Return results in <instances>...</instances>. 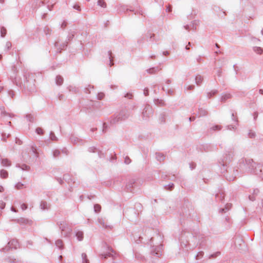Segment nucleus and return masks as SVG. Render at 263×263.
I'll use <instances>...</instances> for the list:
<instances>
[{"mask_svg": "<svg viewBox=\"0 0 263 263\" xmlns=\"http://www.w3.org/2000/svg\"><path fill=\"white\" fill-rule=\"evenodd\" d=\"M25 87L30 92H34L35 91V86L33 83V81L29 82V81H27L25 84Z\"/></svg>", "mask_w": 263, "mask_h": 263, "instance_id": "obj_8", "label": "nucleus"}, {"mask_svg": "<svg viewBox=\"0 0 263 263\" xmlns=\"http://www.w3.org/2000/svg\"><path fill=\"white\" fill-rule=\"evenodd\" d=\"M98 5L103 8H105L106 7V4L104 0H99L98 1Z\"/></svg>", "mask_w": 263, "mask_h": 263, "instance_id": "obj_38", "label": "nucleus"}, {"mask_svg": "<svg viewBox=\"0 0 263 263\" xmlns=\"http://www.w3.org/2000/svg\"><path fill=\"white\" fill-rule=\"evenodd\" d=\"M207 114H208V111L205 109H203L202 108H200L199 109V110L198 112L199 117L205 116L207 115Z\"/></svg>", "mask_w": 263, "mask_h": 263, "instance_id": "obj_20", "label": "nucleus"}, {"mask_svg": "<svg viewBox=\"0 0 263 263\" xmlns=\"http://www.w3.org/2000/svg\"><path fill=\"white\" fill-rule=\"evenodd\" d=\"M15 143L18 145H21L22 144V141L17 138H16V140H15Z\"/></svg>", "mask_w": 263, "mask_h": 263, "instance_id": "obj_64", "label": "nucleus"}, {"mask_svg": "<svg viewBox=\"0 0 263 263\" xmlns=\"http://www.w3.org/2000/svg\"><path fill=\"white\" fill-rule=\"evenodd\" d=\"M8 95L9 96H10L11 98H13L14 96V93L12 90H10L8 92Z\"/></svg>", "mask_w": 263, "mask_h": 263, "instance_id": "obj_59", "label": "nucleus"}, {"mask_svg": "<svg viewBox=\"0 0 263 263\" xmlns=\"http://www.w3.org/2000/svg\"><path fill=\"white\" fill-rule=\"evenodd\" d=\"M67 26V23L66 21H63V22L61 25V27L63 29L65 28Z\"/></svg>", "mask_w": 263, "mask_h": 263, "instance_id": "obj_61", "label": "nucleus"}, {"mask_svg": "<svg viewBox=\"0 0 263 263\" xmlns=\"http://www.w3.org/2000/svg\"><path fill=\"white\" fill-rule=\"evenodd\" d=\"M144 95L145 96H147L148 95V88H146L144 89Z\"/></svg>", "mask_w": 263, "mask_h": 263, "instance_id": "obj_62", "label": "nucleus"}, {"mask_svg": "<svg viewBox=\"0 0 263 263\" xmlns=\"http://www.w3.org/2000/svg\"><path fill=\"white\" fill-rule=\"evenodd\" d=\"M257 165L252 159H247L245 160V163L242 164L240 166H244L246 171L254 174L255 166H257Z\"/></svg>", "mask_w": 263, "mask_h": 263, "instance_id": "obj_2", "label": "nucleus"}, {"mask_svg": "<svg viewBox=\"0 0 263 263\" xmlns=\"http://www.w3.org/2000/svg\"><path fill=\"white\" fill-rule=\"evenodd\" d=\"M18 222L20 224H28L29 225H30L32 223L31 221H30L28 219L23 218H20V219H18Z\"/></svg>", "mask_w": 263, "mask_h": 263, "instance_id": "obj_16", "label": "nucleus"}, {"mask_svg": "<svg viewBox=\"0 0 263 263\" xmlns=\"http://www.w3.org/2000/svg\"><path fill=\"white\" fill-rule=\"evenodd\" d=\"M98 221L99 223L105 229H111V227L110 225L107 224V222L104 219L99 218H98Z\"/></svg>", "mask_w": 263, "mask_h": 263, "instance_id": "obj_10", "label": "nucleus"}, {"mask_svg": "<svg viewBox=\"0 0 263 263\" xmlns=\"http://www.w3.org/2000/svg\"><path fill=\"white\" fill-rule=\"evenodd\" d=\"M166 93L168 94V95H172L174 93V90H172V89H168L166 91Z\"/></svg>", "mask_w": 263, "mask_h": 263, "instance_id": "obj_63", "label": "nucleus"}, {"mask_svg": "<svg viewBox=\"0 0 263 263\" xmlns=\"http://www.w3.org/2000/svg\"><path fill=\"white\" fill-rule=\"evenodd\" d=\"M28 208V206L25 203H22L21 204V208L22 210L24 211L25 210H26Z\"/></svg>", "mask_w": 263, "mask_h": 263, "instance_id": "obj_54", "label": "nucleus"}, {"mask_svg": "<svg viewBox=\"0 0 263 263\" xmlns=\"http://www.w3.org/2000/svg\"><path fill=\"white\" fill-rule=\"evenodd\" d=\"M70 141L72 143L74 144L78 143V142L79 141V139L78 137L74 136H71L70 137Z\"/></svg>", "mask_w": 263, "mask_h": 263, "instance_id": "obj_37", "label": "nucleus"}, {"mask_svg": "<svg viewBox=\"0 0 263 263\" xmlns=\"http://www.w3.org/2000/svg\"><path fill=\"white\" fill-rule=\"evenodd\" d=\"M16 166L21 168L23 171H28L30 169V167L28 165L25 164L22 165L20 164H17L16 165Z\"/></svg>", "mask_w": 263, "mask_h": 263, "instance_id": "obj_23", "label": "nucleus"}, {"mask_svg": "<svg viewBox=\"0 0 263 263\" xmlns=\"http://www.w3.org/2000/svg\"><path fill=\"white\" fill-rule=\"evenodd\" d=\"M203 81V77L200 75H197L195 77V83L197 85H200Z\"/></svg>", "mask_w": 263, "mask_h": 263, "instance_id": "obj_17", "label": "nucleus"}, {"mask_svg": "<svg viewBox=\"0 0 263 263\" xmlns=\"http://www.w3.org/2000/svg\"><path fill=\"white\" fill-rule=\"evenodd\" d=\"M7 33V30L4 27H1V35L2 37H4Z\"/></svg>", "mask_w": 263, "mask_h": 263, "instance_id": "obj_31", "label": "nucleus"}, {"mask_svg": "<svg viewBox=\"0 0 263 263\" xmlns=\"http://www.w3.org/2000/svg\"><path fill=\"white\" fill-rule=\"evenodd\" d=\"M60 154V152L58 149H55L53 152V156L54 158L58 157Z\"/></svg>", "mask_w": 263, "mask_h": 263, "instance_id": "obj_45", "label": "nucleus"}, {"mask_svg": "<svg viewBox=\"0 0 263 263\" xmlns=\"http://www.w3.org/2000/svg\"><path fill=\"white\" fill-rule=\"evenodd\" d=\"M94 211L96 213H99L101 210V206L99 204H96L94 205Z\"/></svg>", "mask_w": 263, "mask_h": 263, "instance_id": "obj_32", "label": "nucleus"}, {"mask_svg": "<svg viewBox=\"0 0 263 263\" xmlns=\"http://www.w3.org/2000/svg\"><path fill=\"white\" fill-rule=\"evenodd\" d=\"M111 52L110 51H109L108 52V54L109 57V65L110 66H111L114 65V63L112 62V59L113 58L111 57Z\"/></svg>", "mask_w": 263, "mask_h": 263, "instance_id": "obj_34", "label": "nucleus"}, {"mask_svg": "<svg viewBox=\"0 0 263 263\" xmlns=\"http://www.w3.org/2000/svg\"><path fill=\"white\" fill-rule=\"evenodd\" d=\"M104 95L103 93H102V92L99 93L98 95V96H97L98 99L99 100H102L104 98Z\"/></svg>", "mask_w": 263, "mask_h": 263, "instance_id": "obj_55", "label": "nucleus"}, {"mask_svg": "<svg viewBox=\"0 0 263 263\" xmlns=\"http://www.w3.org/2000/svg\"><path fill=\"white\" fill-rule=\"evenodd\" d=\"M56 246L59 248L60 249H63L64 248L63 247V241L61 239H58L55 241Z\"/></svg>", "mask_w": 263, "mask_h": 263, "instance_id": "obj_28", "label": "nucleus"}, {"mask_svg": "<svg viewBox=\"0 0 263 263\" xmlns=\"http://www.w3.org/2000/svg\"><path fill=\"white\" fill-rule=\"evenodd\" d=\"M44 31L46 35L50 34L52 31V30L48 26L45 27L44 28Z\"/></svg>", "mask_w": 263, "mask_h": 263, "instance_id": "obj_39", "label": "nucleus"}, {"mask_svg": "<svg viewBox=\"0 0 263 263\" xmlns=\"http://www.w3.org/2000/svg\"><path fill=\"white\" fill-rule=\"evenodd\" d=\"M72 232V229L71 228H67L65 232H63L62 234L64 235L65 237H68Z\"/></svg>", "mask_w": 263, "mask_h": 263, "instance_id": "obj_29", "label": "nucleus"}, {"mask_svg": "<svg viewBox=\"0 0 263 263\" xmlns=\"http://www.w3.org/2000/svg\"><path fill=\"white\" fill-rule=\"evenodd\" d=\"M0 161H1V164L3 166L8 167L11 165V161L7 158H2L0 156Z\"/></svg>", "mask_w": 263, "mask_h": 263, "instance_id": "obj_11", "label": "nucleus"}, {"mask_svg": "<svg viewBox=\"0 0 263 263\" xmlns=\"http://www.w3.org/2000/svg\"><path fill=\"white\" fill-rule=\"evenodd\" d=\"M232 204L230 203H228L226 205L224 208H222L220 209L219 212L220 213H226V212L228 211L231 208Z\"/></svg>", "mask_w": 263, "mask_h": 263, "instance_id": "obj_26", "label": "nucleus"}, {"mask_svg": "<svg viewBox=\"0 0 263 263\" xmlns=\"http://www.w3.org/2000/svg\"><path fill=\"white\" fill-rule=\"evenodd\" d=\"M254 174L263 178V165L258 164L257 166H255Z\"/></svg>", "mask_w": 263, "mask_h": 263, "instance_id": "obj_6", "label": "nucleus"}, {"mask_svg": "<svg viewBox=\"0 0 263 263\" xmlns=\"http://www.w3.org/2000/svg\"><path fill=\"white\" fill-rule=\"evenodd\" d=\"M203 254H204V253L202 251H200V252H198V254H197V255L196 256V258L197 259H200L201 257H203Z\"/></svg>", "mask_w": 263, "mask_h": 263, "instance_id": "obj_49", "label": "nucleus"}, {"mask_svg": "<svg viewBox=\"0 0 263 263\" xmlns=\"http://www.w3.org/2000/svg\"><path fill=\"white\" fill-rule=\"evenodd\" d=\"M32 152L35 155L36 158H38L39 155L37 152L36 146L34 143H32L30 145Z\"/></svg>", "mask_w": 263, "mask_h": 263, "instance_id": "obj_13", "label": "nucleus"}, {"mask_svg": "<svg viewBox=\"0 0 263 263\" xmlns=\"http://www.w3.org/2000/svg\"><path fill=\"white\" fill-rule=\"evenodd\" d=\"M151 245V253L153 255H156L157 257H159L162 254V246L161 244H157L156 245Z\"/></svg>", "mask_w": 263, "mask_h": 263, "instance_id": "obj_3", "label": "nucleus"}, {"mask_svg": "<svg viewBox=\"0 0 263 263\" xmlns=\"http://www.w3.org/2000/svg\"><path fill=\"white\" fill-rule=\"evenodd\" d=\"M248 135L250 138H252L255 137V133L253 131L250 130L248 134Z\"/></svg>", "mask_w": 263, "mask_h": 263, "instance_id": "obj_52", "label": "nucleus"}, {"mask_svg": "<svg viewBox=\"0 0 263 263\" xmlns=\"http://www.w3.org/2000/svg\"><path fill=\"white\" fill-rule=\"evenodd\" d=\"M235 128V126L234 125H229L227 126V129L229 130H232V129H234Z\"/></svg>", "mask_w": 263, "mask_h": 263, "instance_id": "obj_57", "label": "nucleus"}, {"mask_svg": "<svg viewBox=\"0 0 263 263\" xmlns=\"http://www.w3.org/2000/svg\"><path fill=\"white\" fill-rule=\"evenodd\" d=\"M19 246V243L18 241L16 239H12L8 243V246L5 248L2 249V251L3 252L7 251L9 250V249L14 248L16 249Z\"/></svg>", "mask_w": 263, "mask_h": 263, "instance_id": "obj_4", "label": "nucleus"}, {"mask_svg": "<svg viewBox=\"0 0 263 263\" xmlns=\"http://www.w3.org/2000/svg\"><path fill=\"white\" fill-rule=\"evenodd\" d=\"M231 97V95L230 93H225L223 94L221 96V101L224 102L227 99H230Z\"/></svg>", "mask_w": 263, "mask_h": 263, "instance_id": "obj_25", "label": "nucleus"}, {"mask_svg": "<svg viewBox=\"0 0 263 263\" xmlns=\"http://www.w3.org/2000/svg\"><path fill=\"white\" fill-rule=\"evenodd\" d=\"M235 247L239 250H241L243 248V247L245 246V242L241 238H237L236 239L235 241Z\"/></svg>", "mask_w": 263, "mask_h": 263, "instance_id": "obj_7", "label": "nucleus"}, {"mask_svg": "<svg viewBox=\"0 0 263 263\" xmlns=\"http://www.w3.org/2000/svg\"><path fill=\"white\" fill-rule=\"evenodd\" d=\"M158 70V68H152L147 70V72L151 74L155 73Z\"/></svg>", "mask_w": 263, "mask_h": 263, "instance_id": "obj_44", "label": "nucleus"}, {"mask_svg": "<svg viewBox=\"0 0 263 263\" xmlns=\"http://www.w3.org/2000/svg\"><path fill=\"white\" fill-rule=\"evenodd\" d=\"M253 51L258 54H261L263 52V50L259 47H254Z\"/></svg>", "mask_w": 263, "mask_h": 263, "instance_id": "obj_30", "label": "nucleus"}, {"mask_svg": "<svg viewBox=\"0 0 263 263\" xmlns=\"http://www.w3.org/2000/svg\"><path fill=\"white\" fill-rule=\"evenodd\" d=\"M211 129L213 130H220L221 129V126L218 125H216L214 126H213Z\"/></svg>", "mask_w": 263, "mask_h": 263, "instance_id": "obj_48", "label": "nucleus"}, {"mask_svg": "<svg viewBox=\"0 0 263 263\" xmlns=\"http://www.w3.org/2000/svg\"><path fill=\"white\" fill-rule=\"evenodd\" d=\"M82 259L83 263H89V260L87 258V255L85 253L82 254Z\"/></svg>", "mask_w": 263, "mask_h": 263, "instance_id": "obj_33", "label": "nucleus"}, {"mask_svg": "<svg viewBox=\"0 0 263 263\" xmlns=\"http://www.w3.org/2000/svg\"><path fill=\"white\" fill-rule=\"evenodd\" d=\"M108 252H107L106 253L104 254H101L102 258H107L110 257H112V258L115 257V253L112 250V249L111 248H108Z\"/></svg>", "mask_w": 263, "mask_h": 263, "instance_id": "obj_9", "label": "nucleus"}, {"mask_svg": "<svg viewBox=\"0 0 263 263\" xmlns=\"http://www.w3.org/2000/svg\"><path fill=\"white\" fill-rule=\"evenodd\" d=\"M63 78L61 76H58L55 79V82L58 85H61L63 83Z\"/></svg>", "mask_w": 263, "mask_h": 263, "instance_id": "obj_22", "label": "nucleus"}, {"mask_svg": "<svg viewBox=\"0 0 263 263\" xmlns=\"http://www.w3.org/2000/svg\"><path fill=\"white\" fill-rule=\"evenodd\" d=\"M0 176L2 178H6L8 176V173L5 170H1L0 171Z\"/></svg>", "mask_w": 263, "mask_h": 263, "instance_id": "obj_27", "label": "nucleus"}, {"mask_svg": "<svg viewBox=\"0 0 263 263\" xmlns=\"http://www.w3.org/2000/svg\"><path fill=\"white\" fill-rule=\"evenodd\" d=\"M217 93V91L216 90H212L207 93V97L208 98H211L213 96L215 95Z\"/></svg>", "mask_w": 263, "mask_h": 263, "instance_id": "obj_36", "label": "nucleus"}, {"mask_svg": "<svg viewBox=\"0 0 263 263\" xmlns=\"http://www.w3.org/2000/svg\"><path fill=\"white\" fill-rule=\"evenodd\" d=\"M174 185L173 183H170L168 185L165 186V189L167 190L171 191L174 188Z\"/></svg>", "mask_w": 263, "mask_h": 263, "instance_id": "obj_46", "label": "nucleus"}, {"mask_svg": "<svg viewBox=\"0 0 263 263\" xmlns=\"http://www.w3.org/2000/svg\"><path fill=\"white\" fill-rule=\"evenodd\" d=\"M134 183V180H130L127 182L125 188L127 192H132V189L133 187Z\"/></svg>", "mask_w": 263, "mask_h": 263, "instance_id": "obj_12", "label": "nucleus"}, {"mask_svg": "<svg viewBox=\"0 0 263 263\" xmlns=\"http://www.w3.org/2000/svg\"><path fill=\"white\" fill-rule=\"evenodd\" d=\"M40 208L42 210H48L49 208L47 203L46 201H41L40 204Z\"/></svg>", "mask_w": 263, "mask_h": 263, "instance_id": "obj_24", "label": "nucleus"}, {"mask_svg": "<svg viewBox=\"0 0 263 263\" xmlns=\"http://www.w3.org/2000/svg\"><path fill=\"white\" fill-rule=\"evenodd\" d=\"M156 158L158 161L161 162L164 160L165 156L161 153H157L156 154Z\"/></svg>", "mask_w": 263, "mask_h": 263, "instance_id": "obj_19", "label": "nucleus"}, {"mask_svg": "<svg viewBox=\"0 0 263 263\" xmlns=\"http://www.w3.org/2000/svg\"><path fill=\"white\" fill-rule=\"evenodd\" d=\"M129 116V111L126 109H123L111 118L110 123V124H115L120 121L127 119Z\"/></svg>", "mask_w": 263, "mask_h": 263, "instance_id": "obj_1", "label": "nucleus"}, {"mask_svg": "<svg viewBox=\"0 0 263 263\" xmlns=\"http://www.w3.org/2000/svg\"><path fill=\"white\" fill-rule=\"evenodd\" d=\"M23 186H24V184L21 182H18L15 185V188L17 190H21V189H23Z\"/></svg>", "mask_w": 263, "mask_h": 263, "instance_id": "obj_47", "label": "nucleus"}, {"mask_svg": "<svg viewBox=\"0 0 263 263\" xmlns=\"http://www.w3.org/2000/svg\"><path fill=\"white\" fill-rule=\"evenodd\" d=\"M131 162V160L130 159V158L126 156L125 158V159H124V163L126 164H129Z\"/></svg>", "mask_w": 263, "mask_h": 263, "instance_id": "obj_51", "label": "nucleus"}, {"mask_svg": "<svg viewBox=\"0 0 263 263\" xmlns=\"http://www.w3.org/2000/svg\"><path fill=\"white\" fill-rule=\"evenodd\" d=\"M238 174V171L237 170H233V175L232 176H229L228 175H227L226 177L227 180L230 181H233L234 180V179L236 178V175Z\"/></svg>", "mask_w": 263, "mask_h": 263, "instance_id": "obj_18", "label": "nucleus"}, {"mask_svg": "<svg viewBox=\"0 0 263 263\" xmlns=\"http://www.w3.org/2000/svg\"><path fill=\"white\" fill-rule=\"evenodd\" d=\"M83 232L81 231H76V236L79 241H82L83 239Z\"/></svg>", "mask_w": 263, "mask_h": 263, "instance_id": "obj_14", "label": "nucleus"}, {"mask_svg": "<svg viewBox=\"0 0 263 263\" xmlns=\"http://www.w3.org/2000/svg\"><path fill=\"white\" fill-rule=\"evenodd\" d=\"M68 227L67 224L64 221H61L60 224V229L61 230L62 232H65V231L67 229Z\"/></svg>", "mask_w": 263, "mask_h": 263, "instance_id": "obj_15", "label": "nucleus"}, {"mask_svg": "<svg viewBox=\"0 0 263 263\" xmlns=\"http://www.w3.org/2000/svg\"><path fill=\"white\" fill-rule=\"evenodd\" d=\"M26 118L28 121L30 122L33 121V117L30 115H28L26 116Z\"/></svg>", "mask_w": 263, "mask_h": 263, "instance_id": "obj_60", "label": "nucleus"}, {"mask_svg": "<svg viewBox=\"0 0 263 263\" xmlns=\"http://www.w3.org/2000/svg\"><path fill=\"white\" fill-rule=\"evenodd\" d=\"M154 103L155 104L159 106H163L165 105V103L163 100L161 99H155L154 100Z\"/></svg>", "mask_w": 263, "mask_h": 263, "instance_id": "obj_21", "label": "nucleus"}, {"mask_svg": "<svg viewBox=\"0 0 263 263\" xmlns=\"http://www.w3.org/2000/svg\"><path fill=\"white\" fill-rule=\"evenodd\" d=\"M5 203L3 201H0V209H3L5 207Z\"/></svg>", "mask_w": 263, "mask_h": 263, "instance_id": "obj_58", "label": "nucleus"}, {"mask_svg": "<svg viewBox=\"0 0 263 263\" xmlns=\"http://www.w3.org/2000/svg\"><path fill=\"white\" fill-rule=\"evenodd\" d=\"M153 111L152 107L149 105H146L143 111H142V116L143 118L146 119L147 118H149L153 115Z\"/></svg>", "mask_w": 263, "mask_h": 263, "instance_id": "obj_5", "label": "nucleus"}, {"mask_svg": "<svg viewBox=\"0 0 263 263\" xmlns=\"http://www.w3.org/2000/svg\"><path fill=\"white\" fill-rule=\"evenodd\" d=\"M35 132L37 134L40 135H43L44 134V131L41 127H37L35 129Z\"/></svg>", "mask_w": 263, "mask_h": 263, "instance_id": "obj_40", "label": "nucleus"}, {"mask_svg": "<svg viewBox=\"0 0 263 263\" xmlns=\"http://www.w3.org/2000/svg\"><path fill=\"white\" fill-rule=\"evenodd\" d=\"M220 254V252H216L211 255H210L209 257V259H211V258H216L217 257V256H219Z\"/></svg>", "mask_w": 263, "mask_h": 263, "instance_id": "obj_41", "label": "nucleus"}, {"mask_svg": "<svg viewBox=\"0 0 263 263\" xmlns=\"http://www.w3.org/2000/svg\"><path fill=\"white\" fill-rule=\"evenodd\" d=\"M50 139L52 141H57L58 140L57 137L55 136V135L52 132H51L50 133Z\"/></svg>", "mask_w": 263, "mask_h": 263, "instance_id": "obj_42", "label": "nucleus"}, {"mask_svg": "<svg viewBox=\"0 0 263 263\" xmlns=\"http://www.w3.org/2000/svg\"><path fill=\"white\" fill-rule=\"evenodd\" d=\"M74 32L71 31L68 35V40H70L71 39H72L73 38V37L74 36Z\"/></svg>", "mask_w": 263, "mask_h": 263, "instance_id": "obj_53", "label": "nucleus"}, {"mask_svg": "<svg viewBox=\"0 0 263 263\" xmlns=\"http://www.w3.org/2000/svg\"><path fill=\"white\" fill-rule=\"evenodd\" d=\"M195 88V86L193 85H189L185 87V90H193Z\"/></svg>", "mask_w": 263, "mask_h": 263, "instance_id": "obj_50", "label": "nucleus"}, {"mask_svg": "<svg viewBox=\"0 0 263 263\" xmlns=\"http://www.w3.org/2000/svg\"><path fill=\"white\" fill-rule=\"evenodd\" d=\"M107 128H108V125L106 123H104L103 124L102 132L104 133L106 132Z\"/></svg>", "mask_w": 263, "mask_h": 263, "instance_id": "obj_56", "label": "nucleus"}, {"mask_svg": "<svg viewBox=\"0 0 263 263\" xmlns=\"http://www.w3.org/2000/svg\"><path fill=\"white\" fill-rule=\"evenodd\" d=\"M12 46L11 43L10 42H7L5 45V50H9Z\"/></svg>", "mask_w": 263, "mask_h": 263, "instance_id": "obj_43", "label": "nucleus"}, {"mask_svg": "<svg viewBox=\"0 0 263 263\" xmlns=\"http://www.w3.org/2000/svg\"><path fill=\"white\" fill-rule=\"evenodd\" d=\"M68 89L69 91L77 92L78 91V88L77 87H76V86H68Z\"/></svg>", "mask_w": 263, "mask_h": 263, "instance_id": "obj_35", "label": "nucleus"}]
</instances>
